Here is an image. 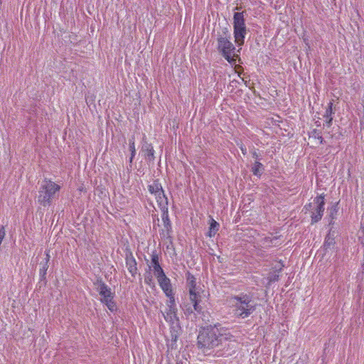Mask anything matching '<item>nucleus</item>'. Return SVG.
I'll use <instances>...</instances> for the list:
<instances>
[{"label":"nucleus","mask_w":364,"mask_h":364,"mask_svg":"<svg viewBox=\"0 0 364 364\" xmlns=\"http://www.w3.org/2000/svg\"><path fill=\"white\" fill-rule=\"evenodd\" d=\"M332 106H333V102H330L328 103V109H326L325 115H324L327 119H328V122L329 124L331 122V121L333 119L332 117H331L332 113H333L332 112Z\"/></svg>","instance_id":"nucleus-20"},{"label":"nucleus","mask_w":364,"mask_h":364,"mask_svg":"<svg viewBox=\"0 0 364 364\" xmlns=\"http://www.w3.org/2000/svg\"><path fill=\"white\" fill-rule=\"evenodd\" d=\"M5 235H6V232H5L4 227L2 225H0V245H1V243L4 240V238L5 237Z\"/></svg>","instance_id":"nucleus-23"},{"label":"nucleus","mask_w":364,"mask_h":364,"mask_svg":"<svg viewBox=\"0 0 364 364\" xmlns=\"http://www.w3.org/2000/svg\"><path fill=\"white\" fill-rule=\"evenodd\" d=\"M97 290L101 296L100 301L106 305L110 311L114 312L117 311V305L114 301V293L112 291L111 288L100 281L97 283Z\"/></svg>","instance_id":"nucleus-5"},{"label":"nucleus","mask_w":364,"mask_h":364,"mask_svg":"<svg viewBox=\"0 0 364 364\" xmlns=\"http://www.w3.org/2000/svg\"><path fill=\"white\" fill-rule=\"evenodd\" d=\"M187 283L189 287L190 299L193 304L194 310L198 313H200L202 307L199 304L201 301L202 294H203L204 291L196 287V278L191 274H188L187 276Z\"/></svg>","instance_id":"nucleus-6"},{"label":"nucleus","mask_w":364,"mask_h":364,"mask_svg":"<svg viewBox=\"0 0 364 364\" xmlns=\"http://www.w3.org/2000/svg\"><path fill=\"white\" fill-rule=\"evenodd\" d=\"M155 198L161 210L166 211L168 210V199L164 194V190L155 196Z\"/></svg>","instance_id":"nucleus-12"},{"label":"nucleus","mask_w":364,"mask_h":364,"mask_svg":"<svg viewBox=\"0 0 364 364\" xmlns=\"http://www.w3.org/2000/svg\"><path fill=\"white\" fill-rule=\"evenodd\" d=\"M219 228V224L214 219L211 218L209 231L208 232V235L210 237H214L217 233Z\"/></svg>","instance_id":"nucleus-16"},{"label":"nucleus","mask_w":364,"mask_h":364,"mask_svg":"<svg viewBox=\"0 0 364 364\" xmlns=\"http://www.w3.org/2000/svg\"><path fill=\"white\" fill-rule=\"evenodd\" d=\"M176 364H183L182 362H177Z\"/></svg>","instance_id":"nucleus-29"},{"label":"nucleus","mask_w":364,"mask_h":364,"mask_svg":"<svg viewBox=\"0 0 364 364\" xmlns=\"http://www.w3.org/2000/svg\"><path fill=\"white\" fill-rule=\"evenodd\" d=\"M241 151H242V153L245 155L247 154V149L246 148H244V147H241Z\"/></svg>","instance_id":"nucleus-27"},{"label":"nucleus","mask_w":364,"mask_h":364,"mask_svg":"<svg viewBox=\"0 0 364 364\" xmlns=\"http://www.w3.org/2000/svg\"><path fill=\"white\" fill-rule=\"evenodd\" d=\"M318 139L320 140V144H321V143H322V141H323V138H322L321 136H320V137L318 138Z\"/></svg>","instance_id":"nucleus-28"},{"label":"nucleus","mask_w":364,"mask_h":364,"mask_svg":"<svg viewBox=\"0 0 364 364\" xmlns=\"http://www.w3.org/2000/svg\"><path fill=\"white\" fill-rule=\"evenodd\" d=\"M335 237L334 235L331 232H329L325 238L323 247L326 250H331L334 247L335 245Z\"/></svg>","instance_id":"nucleus-14"},{"label":"nucleus","mask_w":364,"mask_h":364,"mask_svg":"<svg viewBox=\"0 0 364 364\" xmlns=\"http://www.w3.org/2000/svg\"><path fill=\"white\" fill-rule=\"evenodd\" d=\"M163 316L166 322L170 324L171 332L178 333L180 330L179 320L177 316V309L167 308Z\"/></svg>","instance_id":"nucleus-8"},{"label":"nucleus","mask_w":364,"mask_h":364,"mask_svg":"<svg viewBox=\"0 0 364 364\" xmlns=\"http://www.w3.org/2000/svg\"><path fill=\"white\" fill-rule=\"evenodd\" d=\"M129 150L131 151L129 162L132 163L136 154L135 143L134 139H129Z\"/></svg>","instance_id":"nucleus-18"},{"label":"nucleus","mask_w":364,"mask_h":364,"mask_svg":"<svg viewBox=\"0 0 364 364\" xmlns=\"http://www.w3.org/2000/svg\"><path fill=\"white\" fill-rule=\"evenodd\" d=\"M232 337V336L220 324L214 326H210L200 331L198 336V346L204 351L220 346L229 347L230 343H227V342H230Z\"/></svg>","instance_id":"nucleus-1"},{"label":"nucleus","mask_w":364,"mask_h":364,"mask_svg":"<svg viewBox=\"0 0 364 364\" xmlns=\"http://www.w3.org/2000/svg\"><path fill=\"white\" fill-rule=\"evenodd\" d=\"M161 211H162L161 218H162V220L164 222V225L165 228H168L171 225V222L168 218V210L166 211L165 210H161Z\"/></svg>","instance_id":"nucleus-19"},{"label":"nucleus","mask_w":364,"mask_h":364,"mask_svg":"<svg viewBox=\"0 0 364 364\" xmlns=\"http://www.w3.org/2000/svg\"><path fill=\"white\" fill-rule=\"evenodd\" d=\"M218 49L222 55L230 63L235 62V47L227 37L218 38Z\"/></svg>","instance_id":"nucleus-7"},{"label":"nucleus","mask_w":364,"mask_h":364,"mask_svg":"<svg viewBox=\"0 0 364 364\" xmlns=\"http://www.w3.org/2000/svg\"><path fill=\"white\" fill-rule=\"evenodd\" d=\"M149 191L154 196L163 191L161 184L158 181H154L148 186Z\"/></svg>","instance_id":"nucleus-15"},{"label":"nucleus","mask_w":364,"mask_h":364,"mask_svg":"<svg viewBox=\"0 0 364 364\" xmlns=\"http://www.w3.org/2000/svg\"><path fill=\"white\" fill-rule=\"evenodd\" d=\"M334 212H335V213H336V212H337V205H336H336H334L331 208V217H332V218H333V213Z\"/></svg>","instance_id":"nucleus-26"},{"label":"nucleus","mask_w":364,"mask_h":364,"mask_svg":"<svg viewBox=\"0 0 364 364\" xmlns=\"http://www.w3.org/2000/svg\"><path fill=\"white\" fill-rule=\"evenodd\" d=\"M149 268L150 270L153 271V273L156 278L165 274L159 264V257L156 253H153L151 255V261L150 264L149 265Z\"/></svg>","instance_id":"nucleus-11"},{"label":"nucleus","mask_w":364,"mask_h":364,"mask_svg":"<svg viewBox=\"0 0 364 364\" xmlns=\"http://www.w3.org/2000/svg\"><path fill=\"white\" fill-rule=\"evenodd\" d=\"M278 279H279V275L278 274H274V275L269 276L268 277L269 283L276 282V281L278 280Z\"/></svg>","instance_id":"nucleus-24"},{"label":"nucleus","mask_w":364,"mask_h":364,"mask_svg":"<svg viewBox=\"0 0 364 364\" xmlns=\"http://www.w3.org/2000/svg\"><path fill=\"white\" fill-rule=\"evenodd\" d=\"M60 186L50 180H44L39 188L38 202L43 207L50 206L56 198Z\"/></svg>","instance_id":"nucleus-3"},{"label":"nucleus","mask_w":364,"mask_h":364,"mask_svg":"<svg viewBox=\"0 0 364 364\" xmlns=\"http://www.w3.org/2000/svg\"><path fill=\"white\" fill-rule=\"evenodd\" d=\"M126 265L129 272L132 274V276L135 277L137 273L136 262L132 255L130 257H127Z\"/></svg>","instance_id":"nucleus-13"},{"label":"nucleus","mask_w":364,"mask_h":364,"mask_svg":"<svg viewBox=\"0 0 364 364\" xmlns=\"http://www.w3.org/2000/svg\"><path fill=\"white\" fill-rule=\"evenodd\" d=\"M167 297L168 298V301H167V308L177 309L173 291H171V296Z\"/></svg>","instance_id":"nucleus-21"},{"label":"nucleus","mask_w":364,"mask_h":364,"mask_svg":"<svg viewBox=\"0 0 364 364\" xmlns=\"http://www.w3.org/2000/svg\"><path fill=\"white\" fill-rule=\"evenodd\" d=\"M159 287L166 294V296H169L173 291L171 280L164 274L156 278Z\"/></svg>","instance_id":"nucleus-10"},{"label":"nucleus","mask_w":364,"mask_h":364,"mask_svg":"<svg viewBox=\"0 0 364 364\" xmlns=\"http://www.w3.org/2000/svg\"><path fill=\"white\" fill-rule=\"evenodd\" d=\"M144 282L150 287H155V283L150 273L145 274Z\"/></svg>","instance_id":"nucleus-22"},{"label":"nucleus","mask_w":364,"mask_h":364,"mask_svg":"<svg viewBox=\"0 0 364 364\" xmlns=\"http://www.w3.org/2000/svg\"><path fill=\"white\" fill-rule=\"evenodd\" d=\"M154 149L151 146H149L148 149H147V156L148 157H151V158H154Z\"/></svg>","instance_id":"nucleus-25"},{"label":"nucleus","mask_w":364,"mask_h":364,"mask_svg":"<svg viewBox=\"0 0 364 364\" xmlns=\"http://www.w3.org/2000/svg\"><path fill=\"white\" fill-rule=\"evenodd\" d=\"M233 29L235 41L238 46H242L244 44L247 35V28L242 12L235 13L233 16Z\"/></svg>","instance_id":"nucleus-4"},{"label":"nucleus","mask_w":364,"mask_h":364,"mask_svg":"<svg viewBox=\"0 0 364 364\" xmlns=\"http://www.w3.org/2000/svg\"><path fill=\"white\" fill-rule=\"evenodd\" d=\"M314 204L316 207L311 214V221L312 223H317L322 218L324 212V196L321 194L316 197L314 200Z\"/></svg>","instance_id":"nucleus-9"},{"label":"nucleus","mask_w":364,"mask_h":364,"mask_svg":"<svg viewBox=\"0 0 364 364\" xmlns=\"http://www.w3.org/2000/svg\"><path fill=\"white\" fill-rule=\"evenodd\" d=\"M228 306L235 316L242 318L248 317L255 310L251 297L245 294L231 296Z\"/></svg>","instance_id":"nucleus-2"},{"label":"nucleus","mask_w":364,"mask_h":364,"mask_svg":"<svg viewBox=\"0 0 364 364\" xmlns=\"http://www.w3.org/2000/svg\"><path fill=\"white\" fill-rule=\"evenodd\" d=\"M263 169V165L260 162L256 161L252 166V171L255 176H260Z\"/></svg>","instance_id":"nucleus-17"}]
</instances>
